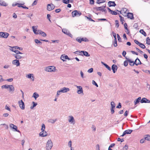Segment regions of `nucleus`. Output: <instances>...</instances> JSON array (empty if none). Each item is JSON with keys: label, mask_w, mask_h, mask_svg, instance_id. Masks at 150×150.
Returning a JSON list of instances; mask_svg holds the SVG:
<instances>
[{"label": "nucleus", "mask_w": 150, "mask_h": 150, "mask_svg": "<svg viewBox=\"0 0 150 150\" xmlns=\"http://www.w3.org/2000/svg\"><path fill=\"white\" fill-rule=\"evenodd\" d=\"M90 4L91 5H93L94 4V0H89Z\"/></svg>", "instance_id": "63"}, {"label": "nucleus", "mask_w": 150, "mask_h": 150, "mask_svg": "<svg viewBox=\"0 0 150 150\" xmlns=\"http://www.w3.org/2000/svg\"><path fill=\"white\" fill-rule=\"evenodd\" d=\"M61 93H62L61 90L57 91V97H58V96L60 95Z\"/></svg>", "instance_id": "46"}, {"label": "nucleus", "mask_w": 150, "mask_h": 150, "mask_svg": "<svg viewBox=\"0 0 150 150\" xmlns=\"http://www.w3.org/2000/svg\"><path fill=\"white\" fill-rule=\"evenodd\" d=\"M141 103H150V100L145 98H143L140 100Z\"/></svg>", "instance_id": "11"}, {"label": "nucleus", "mask_w": 150, "mask_h": 150, "mask_svg": "<svg viewBox=\"0 0 150 150\" xmlns=\"http://www.w3.org/2000/svg\"><path fill=\"white\" fill-rule=\"evenodd\" d=\"M73 1V0H62L63 2L65 4H68L69 2L72 3Z\"/></svg>", "instance_id": "22"}, {"label": "nucleus", "mask_w": 150, "mask_h": 150, "mask_svg": "<svg viewBox=\"0 0 150 150\" xmlns=\"http://www.w3.org/2000/svg\"><path fill=\"white\" fill-rule=\"evenodd\" d=\"M146 40V43L148 45L150 44V39L149 37L147 38Z\"/></svg>", "instance_id": "41"}, {"label": "nucleus", "mask_w": 150, "mask_h": 150, "mask_svg": "<svg viewBox=\"0 0 150 150\" xmlns=\"http://www.w3.org/2000/svg\"><path fill=\"white\" fill-rule=\"evenodd\" d=\"M113 45L115 47L117 46V39H114Z\"/></svg>", "instance_id": "45"}, {"label": "nucleus", "mask_w": 150, "mask_h": 150, "mask_svg": "<svg viewBox=\"0 0 150 150\" xmlns=\"http://www.w3.org/2000/svg\"><path fill=\"white\" fill-rule=\"evenodd\" d=\"M129 111H128L126 110V111L125 112V113L124 114V116L125 117H126L127 116V115L129 114Z\"/></svg>", "instance_id": "52"}, {"label": "nucleus", "mask_w": 150, "mask_h": 150, "mask_svg": "<svg viewBox=\"0 0 150 150\" xmlns=\"http://www.w3.org/2000/svg\"><path fill=\"white\" fill-rule=\"evenodd\" d=\"M12 63L13 64L16 65L17 67L18 66L20 65L19 60L18 59H15L13 60Z\"/></svg>", "instance_id": "14"}, {"label": "nucleus", "mask_w": 150, "mask_h": 150, "mask_svg": "<svg viewBox=\"0 0 150 150\" xmlns=\"http://www.w3.org/2000/svg\"><path fill=\"white\" fill-rule=\"evenodd\" d=\"M108 4L110 7L111 6L115 7L116 5L114 1H109L108 2Z\"/></svg>", "instance_id": "17"}, {"label": "nucleus", "mask_w": 150, "mask_h": 150, "mask_svg": "<svg viewBox=\"0 0 150 150\" xmlns=\"http://www.w3.org/2000/svg\"><path fill=\"white\" fill-rule=\"evenodd\" d=\"M13 55L16 59H20L22 57L21 56L18 54H14Z\"/></svg>", "instance_id": "26"}, {"label": "nucleus", "mask_w": 150, "mask_h": 150, "mask_svg": "<svg viewBox=\"0 0 150 150\" xmlns=\"http://www.w3.org/2000/svg\"><path fill=\"white\" fill-rule=\"evenodd\" d=\"M0 5L6 6H7V4L4 1H2L1 0H0Z\"/></svg>", "instance_id": "27"}, {"label": "nucleus", "mask_w": 150, "mask_h": 150, "mask_svg": "<svg viewBox=\"0 0 150 150\" xmlns=\"http://www.w3.org/2000/svg\"><path fill=\"white\" fill-rule=\"evenodd\" d=\"M110 13L112 15H117V13L114 11H112L110 12Z\"/></svg>", "instance_id": "49"}, {"label": "nucleus", "mask_w": 150, "mask_h": 150, "mask_svg": "<svg viewBox=\"0 0 150 150\" xmlns=\"http://www.w3.org/2000/svg\"><path fill=\"white\" fill-rule=\"evenodd\" d=\"M105 1V0H97L96 3L98 4H100L101 3H104Z\"/></svg>", "instance_id": "32"}, {"label": "nucleus", "mask_w": 150, "mask_h": 150, "mask_svg": "<svg viewBox=\"0 0 150 150\" xmlns=\"http://www.w3.org/2000/svg\"><path fill=\"white\" fill-rule=\"evenodd\" d=\"M53 144L51 139H49L47 143L46 146V150H50L52 147Z\"/></svg>", "instance_id": "2"}, {"label": "nucleus", "mask_w": 150, "mask_h": 150, "mask_svg": "<svg viewBox=\"0 0 150 150\" xmlns=\"http://www.w3.org/2000/svg\"><path fill=\"white\" fill-rule=\"evenodd\" d=\"M9 34L6 32H0V38H6L8 36Z\"/></svg>", "instance_id": "7"}, {"label": "nucleus", "mask_w": 150, "mask_h": 150, "mask_svg": "<svg viewBox=\"0 0 150 150\" xmlns=\"http://www.w3.org/2000/svg\"><path fill=\"white\" fill-rule=\"evenodd\" d=\"M12 48H14L15 50H22L23 48L22 47H18L17 46H14L12 47Z\"/></svg>", "instance_id": "33"}, {"label": "nucleus", "mask_w": 150, "mask_h": 150, "mask_svg": "<svg viewBox=\"0 0 150 150\" xmlns=\"http://www.w3.org/2000/svg\"><path fill=\"white\" fill-rule=\"evenodd\" d=\"M104 65L105 67L107 68L109 70L111 71V68L108 66L107 64H104Z\"/></svg>", "instance_id": "39"}, {"label": "nucleus", "mask_w": 150, "mask_h": 150, "mask_svg": "<svg viewBox=\"0 0 150 150\" xmlns=\"http://www.w3.org/2000/svg\"><path fill=\"white\" fill-rule=\"evenodd\" d=\"M111 108H115V104L114 102L112 101L110 103Z\"/></svg>", "instance_id": "31"}, {"label": "nucleus", "mask_w": 150, "mask_h": 150, "mask_svg": "<svg viewBox=\"0 0 150 150\" xmlns=\"http://www.w3.org/2000/svg\"><path fill=\"white\" fill-rule=\"evenodd\" d=\"M54 7L55 6L52 4L51 5L50 4H48L47 5V10L49 11H50L53 9Z\"/></svg>", "instance_id": "9"}, {"label": "nucleus", "mask_w": 150, "mask_h": 150, "mask_svg": "<svg viewBox=\"0 0 150 150\" xmlns=\"http://www.w3.org/2000/svg\"><path fill=\"white\" fill-rule=\"evenodd\" d=\"M81 53H83V55L86 57H89L90 56V54L87 52L84 51H81Z\"/></svg>", "instance_id": "23"}, {"label": "nucleus", "mask_w": 150, "mask_h": 150, "mask_svg": "<svg viewBox=\"0 0 150 150\" xmlns=\"http://www.w3.org/2000/svg\"><path fill=\"white\" fill-rule=\"evenodd\" d=\"M9 86V85H2L1 87L2 89H3L4 88L7 89L8 88Z\"/></svg>", "instance_id": "36"}, {"label": "nucleus", "mask_w": 150, "mask_h": 150, "mask_svg": "<svg viewBox=\"0 0 150 150\" xmlns=\"http://www.w3.org/2000/svg\"><path fill=\"white\" fill-rule=\"evenodd\" d=\"M38 1V0H35L33 3L32 4V6H33L34 5H36Z\"/></svg>", "instance_id": "58"}, {"label": "nucleus", "mask_w": 150, "mask_h": 150, "mask_svg": "<svg viewBox=\"0 0 150 150\" xmlns=\"http://www.w3.org/2000/svg\"><path fill=\"white\" fill-rule=\"evenodd\" d=\"M47 132L45 130L44 131H42L40 132L39 134L40 136L41 137H42L46 136L47 135Z\"/></svg>", "instance_id": "13"}, {"label": "nucleus", "mask_w": 150, "mask_h": 150, "mask_svg": "<svg viewBox=\"0 0 150 150\" xmlns=\"http://www.w3.org/2000/svg\"><path fill=\"white\" fill-rule=\"evenodd\" d=\"M92 84L93 85L96 86L97 87H98V85L97 84V83L94 80H93V81H92Z\"/></svg>", "instance_id": "57"}, {"label": "nucleus", "mask_w": 150, "mask_h": 150, "mask_svg": "<svg viewBox=\"0 0 150 150\" xmlns=\"http://www.w3.org/2000/svg\"><path fill=\"white\" fill-rule=\"evenodd\" d=\"M1 125H3L5 127L6 129H8V125L5 124H1Z\"/></svg>", "instance_id": "54"}, {"label": "nucleus", "mask_w": 150, "mask_h": 150, "mask_svg": "<svg viewBox=\"0 0 150 150\" xmlns=\"http://www.w3.org/2000/svg\"><path fill=\"white\" fill-rule=\"evenodd\" d=\"M45 125L44 124H43L42 126V128L41 129V131H44V130H45Z\"/></svg>", "instance_id": "47"}, {"label": "nucleus", "mask_w": 150, "mask_h": 150, "mask_svg": "<svg viewBox=\"0 0 150 150\" xmlns=\"http://www.w3.org/2000/svg\"><path fill=\"white\" fill-rule=\"evenodd\" d=\"M60 59H62L63 62L65 61L66 60L65 59H67L68 60H70V59L69 58L68 56L67 55H64V56L63 55H61Z\"/></svg>", "instance_id": "16"}, {"label": "nucleus", "mask_w": 150, "mask_h": 150, "mask_svg": "<svg viewBox=\"0 0 150 150\" xmlns=\"http://www.w3.org/2000/svg\"><path fill=\"white\" fill-rule=\"evenodd\" d=\"M126 16L128 18H129L131 20H133L134 19L133 17V14L132 13L130 12L127 13Z\"/></svg>", "instance_id": "12"}, {"label": "nucleus", "mask_w": 150, "mask_h": 150, "mask_svg": "<svg viewBox=\"0 0 150 150\" xmlns=\"http://www.w3.org/2000/svg\"><path fill=\"white\" fill-rule=\"evenodd\" d=\"M124 65L125 66V67H127V65H128V61L126 60L124 62Z\"/></svg>", "instance_id": "62"}, {"label": "nucleus", "mask_w": 150, "mask_h": 150, "mask_svg": "<svg viewBox=\"0 0 150 150\" xmlns=\"http://www.w3.org/2000/svg\"><path fill=\"white\" fill-rule=\"evenodd\" d=\"M112 34L114 37V39H117L116 38V34L114 33V32H112Z\"/></svg>", "instance_id": "61"}, {"label": "nucleus", "mask_w": 150, "mask_h": 150, "mask_svg": "<svg viewBox=\"0 0 150 150\" xmlns=\"http://www.w3.org/2000/svg\"><path fill=\"white\" fill-rule=\"evenodd\" d=\"M35 27L34 26H33L32 27V29H33V31L34 33L36 34L37 33V30L35 28Z\"/></svg>", "instance_id": "44"}, {"label": "nucleus", "mask_w": 150, "mask_h": 150, "mask_svg": "<svg viewBox=\"0 0 150 150\" xmlns=\"http://www.w3.org/2000/svg\"><path fill=\"white\" fill-rule=\"evenodd\" d=\"M77 92L79 94L83 93V90L82 89V88H80V89L78 90V91H77Z\"/></svg>", "instance_id": "38"}, {"label": "nucleus", "mask_w": 150, "mask_h": 150, "mask_svg": "<svg viewBox=\"0 0 150 150\" xmlns=\"http://www.w3.org/2000/svg\"><path fill=\"white\" fill-rule=\"evenodd\" d=\"M62 93H66L69 91V89L68 88L63 87L61 89Z\"/></svg>", "instance_id": "18"}, {"label": "nucleus", "mask_w": 150, "mask_h": 150, "mask_svg": "<svg viewBox=\"0 0 150 150\" xmlns=\"http://www.w3.org/2000/svg\"><path fill=\"white\" fill-rule=\"evenodd\" d=\"M55 67L54 66H50L45 67V70L47 72H53L55 70Z\"/></svg>", "instance_id": "3"}, {"label": "nucleus", "mask_w": 150, "mask_h": 150, "mask_svg": "<svg viewBox=\"0 0 150 150\" xmlns=\"http://www.w3.org/2000/svg\"><path fill=\"white\" fill-rule=\"evenodd\" d=\"M13 129H14L15 130V131L17 132H18L19 133H21V132L20 131L17 129V127L15 125H13Z\"/></svg>", "instance_id": "28"}, {"label": "nucleus", "mask_w": 150, "mask_h": 150, "mask_svg": "<svg viewBox=\"0 0 150 150\" xmlns=\"http://www.w3.org/2000/svg\"><path fill=\"white\" fill-rule=\"evenodd\" d=\"M128 148V146L127 145H125L123 147L124 150H127Z\"/></svg>", "instance_id": "53"}, {"label": "nucleus", "mask_w": 150, "mask_h": 150, "mask_svg": "<svg viewBox=\"0 0 150 150\" xmlns=\"http://www.w3.org/2000/svg\"><path fill=\"white\" fill-rule=\"evenodd\" d=\"M9 91L11 92V91H12L13 92L14 90V88L13 85H9Z\"/></svg>", "instance_id": "24"}, {"label": "nucleus", "mask_w": 150, "mask_h": 150, "mask_svg": "<svg viewBox=\"0 0 150 150\" xmlns=\"http://www.w3.org/2000/svg\"><path fill=\"white\" fill-rule=\"evenodd\" d=\"M117 38L118 39V40L119 42H121V38L120 35L118 34H117Z\"/></svg>", "instance_id": "50"}, {"label": "nucleus", "mask_w": 150, "mask_h": 150, "mask_svg": "<svg viewBox=\"0 0 150 150\" xmlns=\"http://www.w3.org/2000/svg\"><path fill=\"white\" fill-rule=\"evenodd\" d=\"M14 52L16 53V54H22L23 53L21 52H20L18 50H15L14 51Z\"/></svg>", "instance_id": "48"}, {"label": "nucleus", "mask_w": 150, "mask_h": 150, "mask_svg": "<svg viewBox=\"0 0 150 150\" xmlns=\"http://www.w3.org/2000/svg\"><path fill=\"white\" fill-rule=\"evenodd\" d=\"M72 16L73 17H78L81 15V13L79 11L77 10H74L72 12Z\"/></svg>", "instance_id": "4"}, {"label": "nucleus", "mask_w": 150, "mask_h": 150, "mask_svg": "<svg viewBox=\"0 0 150 150\" xmlns=\"http://www.w3.org/2000/svg\"><path fill=\"white\" fill-rule=\"evenodd\" d=\"M139 46L142 49H145L146 48V46L145 45L141 43L139 44Z\"/></svg>", "instance_id": "37"}, {"label": "nucleus", "mask_w": 150, "mask_h": 150, "mask_svg": "<svg viewBox=\"0 0 150 150\" xmlns=\"http://www.w3.org/2000/svg\"><path fill=\"white\" fill-rule=\"evenodd\" d=\"M33 76V74H29L28 75L27 77L28 78L30 79Z\"/></svg>", "instance_id": "59"}, {"label": "nucleus", "mask_w": 150, "mask_h": 150, "mask_svg": "<svg viewBox=\"0 0 150 150\" xmlns=\"http://www.w3.org/2000/svg\"><path fill=\"white\" fill-rule=\"evenodd\" d=\"M57 120V119H50L47 120L48 122L51 123H54Z\"/></svg>", "instance_id": "25"}, {"label": "nucleus", "mask_w": 150, "mask_h": 150, "mask_svg": "<svg viewBox=\"0 0 150 150\" xmlns=\"http://www.w3.org/2000/svg\"><path fill=\"white\" fill-rule=\"evenodd\" d=\"M18 103L20 108L22 110H24L25 108V104L22 100L19 101Z\"/></svg>", "instance_id": "5"}, {"label": "nucleus", "mask_w": 150, "mask_h": 150, "mask_svg": "<svg viewBox=\"0 0 150 150\" xmlns=\"http://www.w3.org/2000/svg\"><path fill=\"white\" fill-rule=\"evenodd\" d=\"M69 118L68 120L69 122L73 125L74 124L75 122L73 117L72 116H69Z\"/></svg>", "instance_id": "10"}, {"label": "nucleus", "mask_w": 150, "mask_h": 150, "mask_svg": "<svg viewBox=\"0 0 150 150\" xmlns=\"http://www.w3.org/2000/svg\"><path fill=\"white\" fill-rule=\"evenodd\" d=\"M81 41H84L85 42H88L89 41V40L86 38H81Z\"/></svg>", "instance_id": "35"}, {"label": "nucleus", "mask_w": 150, "mask_h": 150, "mask_svg": "<svg viewBox=\"0 0 150 150\" xmlns=\"http://www.w3.org/2000/svg\"><path fill=\"white\" fill-rule=\"evenodd\" d=\"M139 32L143 35L144 36H146L147 35L146 32L143 29H141L139 31Z\"/></svg>", "instance_id": "29"}, {"label": "nucleus", "mask_w": 150, "mask_h": 150, "mask_svg": "<svg viewBox=\"0 0 150 150\" xmlns=\"http://www.w3.org/2000/svg\"><path fill=\"white\" fill-rule=\"evenodd\" d=\"M106 7L105 5V6H101L98 7H96L93 8V9L95 10H96L97 11H102L103 10V8H105Z\"/></svg>", "instance_id": "8"}, {"label": "nucleus", "mask_w": 150, "mask_h": 150, "mask_svg": "<svg viewBox=\"0 0 150 150\" xmlns=\"http://www.w3.org/2000/svg\"><path fill=\"white\" fill-rule=\"evenodd\" d=\"M117 66L115 64H113L112 66V70L113 73H115L117 71Z\"/></svg>", "instance_id": "15"}, {"label": "nucleus", "mask_w": 150, "mask_h": 150, "mask_svg": "<svg viewBox=\"0 0 150 150\" xmlns=\"http://www.w3.org/2000/svg\"><path fill=\"white\" fill-rule=\"evenodd\" d=\"M5 109L6 110H7L10 111H11L10 108H9V106H8L7 105H6V106L5 107Z\"/></svg>", "instance_id": "55"}, {"label": "nucleus", "mask_w": 150, "mask_h": 150, "mask_svg": "<svg viewBox=\"0 0 150 150\" xmlns=\"http://www.w3.org/2000/svg\"><path fill=\"white\" fill-rule=\"evenodd\" d=\"M62 32L65 34L67 35L71 38L73 37L72 35L70 33L69 31L66 29L64 28L62 30Z\"/></svg>", "instance_id": "6"}, {"label": "nucleus", "mask_w": 150, "mask_h": 150, "mask_svg": "<svg viewBox=\"0 0 150 150\" xmlns=\"http://www.w3.org/2000/svg\"><path fill=\"white\" fill-rule=\"evenodd\" d=\"M121 107L122 105L121 103H119L118 105L116 106V108H121Z\"/></svg>", "instance_id": "60"}, {"label": "nucleus", "mask_w": 150, "mask_h": 150, "mask_svg": "<svg viewBox=\"0 0 150 150\" xmlns=\"http://www.w3.org/2000/svg\"><path fill=\"white\" fill-rule=\"evenodd\" d=\"M134 42L137 45H139V44L140 43V42H139L137 40H134Z\"/></svg>", "instance_id": "64"}, {"label": "nucleus", "mask_w": 150, "mask_h": 150, "mask_svg": "<svg viewBox=\"0 0 150 150\" xmlns=\"http://www.w3.org/2000/svg\"><path fill=\"white\" fill-rule=\"evenodd\" d=\"M93 71V69L92 68L89 69L88 71V72L89 73H91Z\"/></svg>", "instance_id": "56"}, {"label": "nucleus", "mask_w": 150, "mask_h": 150, "mask_svg": "<svg viewBox=\"0 0 150 150\" xmlns=\"http://www.w3.org/2000/svg\"><path fill=\"white\" fill-rule=\"evenodd\" d=\"M39 96V94L35 92L33 94V97H34L35 99Z\"/></svg>", "instance_id": "30"}, {"label": "nucleus", "mask_w": 150, "mask_h": 150, "mask_svg": "<svg viewBox=\"0 0 150 150\" xmlns=\"http://www.w3.org/2000/svg\"><path fill=\"white\" fill-rule=\"evenodd\" d=\"M145 140L148 141H150V135L149 134L145 135L144 136Z\"/></svg>", "instance_id": "21"}, {"label": "nucleus", "mask_w": 150, "mask_h": 150, "mask_svg": "<svg viewBox=\"0 0 150 150\" xmlns=\"http://www.w3.org/2000/svg\"><path fill=\"white\" fill-rule=\"evenodd\" d=\"M141 97H139L137 98L134 101V104L135 105H136L138 103L140 100H141Z\"/></svg>", "instance_id": "19"}, {"label": "nucleus", "mask_w": 150, "mask_h": 150, "mask_svg": "<svg viewBox=\"0 0 150 150\" xmlns=\"http://www.w3.org/2000/svg\"><path fill=\"white\" fill-rule=\"evenodd\" d=\"M81 51L80 52V51H77L74 52V53H75V54H76L82 55V54H81Z\"/></svg>", "instance_id": "51"}, {"label": "nucleus", "mask_w": 150, "mask_h": 150, "mask_svg": "<svg viewBox=\"0 0 150 150\" xmlns=\"http://www.w3.org/2000/svg\"><path fill=\"white\" fill-rule=\"evenodd\" d=\"M76 40L78 42H79L81 43V38L79 37H78L76 38Z\"/></svg>", "instance_id": "40"}, {"label": "nucleus", "mask_w": 150, "mask_h": 150, "mask_svg": "<svg viewBox=\"0 0 150 150\" xmlns=\"http://www.w3.org/2000/svg\"><path fill=\"white\" fill-rule=\"evenodd\" d=\"M71 143L72 142L71 141H70L68 143V145L71 148L70 150H74V149H73V148L71 147Z\"/></svg>", "instance_id": "34"}, {"label": "nucleus", "mask_w": 150, "mask_h": 150, "mask_svg": "<svg viewBox=\"0 0 150 150\" xmlns=\"http://www.w3.org/2000/svg\"><path fill=\"white\" fill-rule=\"evenodd\" d=\"M126 59L127 60V61L129 62V64L131 66H133L134 64L137 66L139 64H141L142 63L140 61L139 59L137 58L135 60L134 62V61H132L131 59L128 58H126Z\"/></svg>", "instance_id": "1"}, {"label": "nucleus", "mask_w": 150, "mask_h": 150, "mask_svg": "<svg viewBox=\"0 0 150 150\" xmlns=\"http://www.w3.org/2000/svg\"><path fill=\"white\" fill-rule=\"evenodd\" d=\"M132 132V130L128 129L124 131V134H130Z\"/></svg>", "instance_id": "20"}, {"label": "nucleus", "mask_w": 150, "mask_h": 150, "mask_svg": "<svg viewBox=\"0 0 150 150\" xmlns=\"http://www.w3.org/2000/svg\"><path fill=\"white\" fill-rule=\"evenodd\" d=\"M35 42L37 44H39V45L42 44V42L38 39H35Z\"/></svg>", "instance_id": "42"}, {"label": "nucleus", "mask_w": 150, "mask_h": 150, "mask_svg": "<svg viewBox=\"0 0 150 150\" xmlns=\"http://www.w3.org/2000/svg\"><path fill=\"white\" fill-rule=\"evenodd\" d=\"M115 22L116 26V27L117 28H118L119 25L118 21L117 20H116L115 21Z\"/></svg>", "instance_id": "43"}]
</instances>
